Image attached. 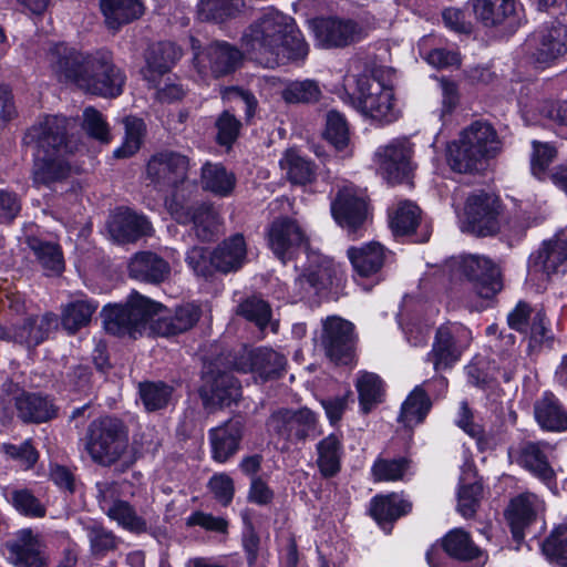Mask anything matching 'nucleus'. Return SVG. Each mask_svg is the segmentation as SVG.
Listing matches in <instances>:
<instances>
[{"label":"nucleus","instance_id":"10","mask_svg":"<svg viewBox=\"0 0 567 567\" xmlns=\"http://www.w3.org/2000/svg\"><path fill=\"white\" fill-rule=\"evenodd\" d=\"M194 51V68L202 80L226 76L237 70L243 60L241 52L224 41H216L200 50L199 41L190 38Z\"/></svg>","mask_w":567,"mask_h":567},{"label":"nucleus","instance_id":"25","mask_svg":"<svg viewBox=\"0 0 567 567\" xmlns=\"http://www.w3.org/2000/svg\"><path fill=\"white\" fill-rule=\"evenodd\" d=\"M478 22L486 28L508 25L517 28L522 22L523 7L518 0H471Z\"/></svg>","mask_w":567,"mask_h":567},{"label":"nucleus","instance_id":"55","mask_svg":"<svg viewBox=\"0 0 567 567\" xmlns=\"http://www.w3.org/2000/svg\"><path fill=\"white\" fill-rule=\"evenodd\" d=\"M332 281V268L328 261H323L316 268H309L297 280L296 285L299 286L303 292L301 298L311 293H319L328 289Z\"/></svg>","mask_w":567,"mask_h":567},{"label":"nucleus","instance_id":"29","mask_svg":"<svg viewBox=\"0 0 567 567\" xmlns=\"http://www.w3.org/2000/svg\"><path fill=\"white\" fill-rule=\"evenodd\" d=\"M567 270V240L555 237L544 241L543 246L529 258L530 276H542L546 279L553 274H564Z\"/></svg>","mask_w":567,"mask_h":567},{"label":"nucleus","instance_id":"35","mask_svg":"<svg viewBox=\"0 0 567 567\" xmlns=\"http://www.w3.org/2000/svg\"><path fill=\"white\" fill-rule=\"evenodd\" d=\"M412 511V503L402 496L392 493L377 495L370 503V514L383 528L391 529L393 522Z\"/></svg>","mask_w":567,"mask_h":567},{"label":"nucleus","instance_id":"57","mask_svg":"<svg viewBox=\"0 0 567 567\" xmlns=\"http://www.w3.org/2000/svg\"><path fill=\"white\" fill-rule=\"evenodd\" d=\"M125 127L124 142L121 147L114 151L115 157L125 158L134 155L142 145L145 133V123L136 116H126L123 120Z\"/></svg>","mask_w":567,"mask_h":567},{"label":"nucleus","instance_id":"38","mask_svg":"<svg viewBox=\"0 0 567 567\" xmlns=\"http://www.w3.org/2000/svg\"><path fill=\"white\" fill-rule=\"evenodd\" d=\"M534 413L543 430L550 432L567 430V411L553 393H545L536 401Z\"/></svg>","mask_w":567,"mask_h":567},{"label":"nucleus","instance_id":"9","mask_svg":"<svg viewBox=\"0 0 567 567\" xmlns=\"http://www.w3.org/2000/svg\"><path fill=\"white\" fill-rule=\"evenodd\" d=\"M503 208L496 195L484 190L472 193L464 205V225L475 236H494L501 230Z\"/></svg>","mask_w":567,"mask_h":567},{"label":"nucleus","instance_id":"34","mask_svg":"<svg viewBox=\"0 0 567 567\" xmlns=\"http://www.w3.org/2000/svg\"><path fill=\"white\" fill-rule=\"evenodd\" d=\"M18 417L23 423H44L56 416V408L48 396L21 392L14 398Z\"/></svg>","mask_w":567,"mask_h":567},{"label":"nucleus","instance_id":"64","mask_svg":"<svg viewBox=\"0 0 567 567\" xmlns=\"http://www.w3.org/2000/svg\"><path fill=\"white\" fill-rule=\"evenodd\" d=\"M188 267L198 277L209 278L216 271L213 251L205 247L194 246L186 255Z\"/></svg>","mask_w":567,"mask_h":567},{"label":"nucleus","instance_id":"3","mask_svg":"<svg viewBox=\"0 0 567 567\" xmlns=\"http://www.w3.org/2000/svg\"><path fill=\"white\" fill-rule=\"evenodd\" d=\"M501 151V142L494 127L476 121L464 128L460 138L449 147V164L454 172L473 173Z\"/></svg>","mask_w":567,"mask_h":567},{"label":"nucleus","instance_id":"21","mask_svg":"<svg viewBox=\"0 0 567 567\" xmlns=\"http://www.w3.org/2000/svg\"><path fill=\"white\" fill-rule=\"evenodd\" d=\"M321 344L336 363L348 364L355 343L354 326L340 317H328L322 322Z\"/></svg>","mask_w":567,"mask_h":567},{"label":"nucleus","instance_id":"33","mask_svg":"<svg viewBox=\"0 0 567 567\" xmlns=\"http://www.w3.org/2000/svg\"><path fill=\"white\" fill-rule=\"evenodd\" d=\"M169 274V264L153 251L136 252L128 262L130 277L140 281L161 284Z\"/></svg>","mask_w":567,"mask_h":567},{"label":"nucleus","instance_id":"20","mask_svg":"<svg viewBox=\"0 0 567 567\" xmlns=\"http://www.w3.org/2000/svg\"><path fill=\"white\" fill-rule=\"evenodd\" d=\"M412 144L403 138L392 140L375 152L378 171L389 184H401L409 179L412 172Z\"/></svg>","mask_w":567,"mask_h":567},{"label":"nucleus","instance_id":"37","mask_svg":"<svg viewBox=\"0 0 567 567\" xmlns=\"http://www.w3.org/2000/svg\"><path fill=\"white\" fill-rule=\"evenodd\" d=\"M216 271L228 274L239 270L247 255L246 241L243 235L236 234L225 239L214 250Z\"/></svg>","mask_w":567,"mask_h":567},{"label":"nucleus","instance_id":"7","mask_svg":"<svg viewBox=\"0 0 567 567\" xmlns=\"http://www.w3.org/2000/svg\"><path fill=\"white\" fill-rule=\"evenodd\" d=\"M125 80L124 72L114 64L112 53L100 50L89 56L79 87L102 97H116L122 94Z\"/></svg>","mask_w":567,"mask_h":567},{"label":"nucleus","instance_id":"24","mask_svg":"<svg viewBox=\"0 0 567 567\" xmlns=\"http://www.w3.org/2000/svg\"><path fill=\"white\" fill-rule=\"evenodd\" d=\"M90 55L59 42L51 44L48 49L47 61L58 81L74 83L79 86L80 78L86 69V61Z\"/></svg>","mask_w":567,"mask_h":567},{"label":"nucleus","instance_id":"12","mask_svg":"<svg viewBox=\"0 0 567 567\" xmlns=\"http://www.w3.org/2000/svg\"><path fill=\"white\" fill-rule=\"evenodd\" d=\"M166 207L178 224H193L195 236L202 241L213 240L218 233L220 218L210 204H189L184 195L175 194L166 199Z\"/></svg>","mask_w":567,"mask_h":567},{"label":"nucleus","instance_id":"13","mask_svg":"<svg viewBox=\"0 0 567 567\" xmlns=\"http://www.w3.org/2000/svg\"><path fill=\"white\" fill-rule=\"evenodd\" d=\"M525 45L535 68H548L567 52V25L557 20L546 23L527 39Z\"/></svg>","mask_w":567,"mask_h":567},{"label":"nucleus","instance_id":"14","mask_svg":"<svg viewBox=\"0 0 567 567\" xmlns=\"http://www.w3.org/2000/svg\"><path fill=\"white\" fill-rule=\"evenodd\" d=\"M331 215L336 223L355 239L371 218L367 197L353 186H344L337 192L332 199Z\"/></svg>","mask_w":567,"mask_h":567},{"label":"nucleus","instance_id":"46","mask_svg":"<svg viewBox=\"0 0 567 567\" xmlns=\"http://www.w3.org/2000/svg\"><path fill=\"white\" fill-rule=\"evenodd\" d=\"M183 50L174 42L162 41L152 44L146 52V65L150 71L164 74L182 58Z\"/></svg>","mask_w":567,"mask_h":567},{"label":"nucleus","instance_id":"58","mask_svg":"<svg viewBox=\"0 0 567 567\" xmlns=\"http://www.w3.org/2000/svg\"><path fill=\"white\" fill-rule=\"evenodd\" d=\"M82 128L89 137L102 144H109L112 141L110 125L105 116L93 106L83 110Z\"/></svg>","mask_w":567,"mask_h":567},{"label":"nucleus","instance_id":"16","mask_svg":"<svg viewBox=\"0 0 567 567\" xmlns=\"http://www.w3.org/2000/svg\"><path fill=\"white\" fill-rule=\"evenodd\" d=\"M228 370L226 354L220 355L203 375L200 396L207 405L229 406L241 395V386Z\"/></svg>","mask_w":567,"mask_h":567},{"label":"nucleus","instance_id":"36","mask_svg":"<svg viewBox=\"0 0 567 567\" xmlns=\"http://www.w3.org/2000/svg\"><path fill=\"white\" fill-rule=\"evenodd\" d=\"M59 327L55 313L47 312L42 316L29 317L21 326L14 327V342L37 347Z\"/></svg>","mask_w":567,"mask_h":567},{"label":"nucleus","instance_id":"45","mask_svg":"<svg viewBox=\"0 0 567 567\" xmlns=\"http://www.w3.org/2000/svg\"><path fill=\"white\" fill-rule=\"evenodd\" d=\"M432 408V402L423 385H416L403 402L399 421L406 426H414L424 421Z\"/></svg>","mask_w":567,"mask_h":567},{"label":"nucleus","instance_id":"15","mask_svg":"<svg viewBox=\"0 0 567 567\" xmlns=\"http://www.w3.org/2000/svg\"><path fill=\"white\" fill-rule=\"evenodd\" d=\"M226 360L234 371L251 373L262 382L279 378L286 365V358L269 348H243L239 352L226 354Z\"/></svg>","mask_w":567,"mask_h":567},{"label":"nucleus","instance_id":"17","mask_svg":"<svg viewBox=\"0 0 567 567\" xmlns=\"http://www.w3.org/2000/svg\"><path fill=\"white\" fill-rule=\"evenodd\" d=\"M507 323L511 329L528 338L529 351H538L543 346H550L553 334L546 321L543 309L533 308L525 301H519L508 313Z\"/></svg>","mask_w":567,"mask_h":567},{"label":"nucleus","instance_id":"41","mask_svg":"<svg viewBox=\"0 0 567 567\" xmlns=\"http://www.w3.org/2000/svg\"><path fill=\"white\" fill-rule=\"evenodd\" d=\"M100 7L107 27L112 29L138 19L144 12L140 0H100Z\"/></svg>","mask_w":567,"mask_h":567},{"label":"nucleus","instance_id":"61","mask_svg":"<svg viewBox=\"0 0 567 567\" xmlns=\"http://www.w3.org/2000/svg\"><path fill=\"white\" fill-rule=\"evenodd\" d=\"M483 496V485L475 481L468 484H462L457 494V511L464 518H472L480 507Z\"/></svg>","mask_w":567,"mask_h":567},{"label":"nucleus","instance_id":"31","mask_svg":"<svg viewBox=\"0 0 567 567\" xmlns=\"http://www.w3.org/2000/svg\"><path fill=\"white\" fill-rule=\"evenodd\" d=\"M355 279H377L385 261V250L375 241L352 246L347 250Z\"/></svg>","mask_w":567,"mask_h":567},{"label":"nucleus","instance_id":"60","mask_svg":"<svg viewBox=\"0 0 567 567\" xmlns=\"http://www.w3.org/2000/svg\"><path fill=\"white\" fill-rule=\"evenodd\" d=\"M320 95L318 83L311 80L290 82L281 92L287 103H315Z\"/></svg>","mask_w":567,"mask_h":567},{"label":"nucleus","instance_id":"2","mask_svg":"<svg viewBox=\"0 0 567 567\" xmlns=\"http://www.w3.org/2000/svg\"><path fill=\"white\" fill-rule=\"evenodd\" d=\"M241 45L252 60L275 68L285 59L303 60L309 52L295 20L275 9L256 19L244 32Z\"/></svg>","mask_w":567,"mask_h":567},{"label":"nucleus","instance_id":"47","mask_svg":"<svg viewBox=\"0 0 567 567\" xmlns=\"http://www.w3.org/2000/svg\"><path fill=\"white\" fill-rule=\"evenodd\" d=\"M280 166L293 184L306 185L316 179L317 166L296 150H288L280 159Z\"/></svg>","mask_w":567,"mask_h":567},{"label":"nucleus","instance_id":"42","mask_svg":"<svg viewBox=\"0 0 567 567\" xmlns=\"http://www.w3.org/2000/svg\"><path fill=\"white\" fill-rule=\"evenodd\" d=\"M99 303L87 299H78L68 302L61 309V324L69 334H75L89 326Z\"/></svg>","mask_w":567,"mask_h":567},{"label":"nucleus","instance_id":"5","mask_svg":"<svg viewBox=\"0 0 567 567\" xmlns=\"http://www.w3.org/2000/svg\"><path fill=\"white\" fill-rule=\"evenodd\" d=\"M353 105L363 116L380 125L393 123L400 117L393 87L384 84L375 73L357 79Z\"/></svg>","mask_w":567,"mask_h":567},{"label":"nucleus","instance_id":"40","mask_svg":"<svg viewBox=\"0 0 567 567\" xmlns=\"http://www.w3.org/2000/svg\"><path fill=\"white\" fill-rule=\"evenodd\" d=\"M27 245L45 275H60L64 270V258L59 244L39 237H28Z\"/></svg>","mask_w":567,"mask_h":567},{"label":"nucleus","instance_id":"6","mask_svg":"<svg viewBox=\"0 0 567 567\" xmlns=\"http://www.w3.org/2000/svg\"><path fill=\"white\" fill-rule=\"evenodd\" d=\"M162 305L134 291L125 305L106 306L101 315L104 329L114 336H131L135 333L151 319L157 315Z\"/></svg>","mask_w":567,"mask_h":567},{"label":"nucleus","instance_id":"44","mask_svg":"<svg viewBox=\"0 0 567 567\" xmlns=\"http://www.w3.org/2000/svg\"><path fill=\"white\" fill-rule=\"evenodd\" d=\"M7 502L22 516L43 518L47 515L45 505L29 488H2Z\"/></svg>","mask_w":567,"mask_h":567},{"label":"nucleus","instance_id":"56","mask_svg":"<svg viewBox=\"0 0 567 567\" xmlns=\"http://www.w3.org/2000/svg\"><path fill=\"white\" fill-rule=\"evenodd\" d=\"M173 386L164 382H144L140 384V395L148 412L163 410L173 399Z\"/></svg>","mask_w":567,"mask_h":567},{"label":"nucleus","instance_id":"23","mask_svg":"<svg viewBox=\"0 0 567 567\" xmlns=\"http://www.w3.org/2000/svg\"><path fill=\"white\" fill-rule=\"evenodd\" d=\"M268 243L274 254L286 262L301 249L308 248V236L303 227L288 217L276 219L268 231Z\"/></svg>","mask_w":567,"mask_h":567},{"label":"nucleus","instance_id":"8","mask_svg":"<svg viewBox=\"0 0 567 567\" xmlns=\"http://www.w3.org/2000/svg\"><path fill=\"white\" fill-rule=\"evenodd\" d=\"M190 159L185 154L165 150L151 156L146 165V177L158 190L182 195L179 188L188 185Z\"/></svg>","mask_w":567,"mask_h":567},{"label":"nucleus","instance_id":"63","mask_svg":"<svg viewBox=\"0 0 567 567\" xmlns=\"http://www.w3.org/2000/svg\"><path fill=\"white\" fill-rule=\"evenodd\" d=\"M0 450L23 470L32 468L39 460V452L31 440H25L21 444L3 443Z\"/></svg>","mask_w":567,"mask_h":567},{"label":"nucleus","instance_id":"39","mask_svg":"<svg viewBox=\"0 0 567 567\" xmlns=\"http://www.w3.org/2000/svg\"><path fill=\"white\" fill-rule=\"evenodd\" d=\"M317 466L322 477L332 478L341 471L343 444L340 435L330 434L316 445Z\"/></svg>","mask_w":567,"mask_h":567},{"label":"nucleus","instance_id":"50","mask_svg":"<svg viewBox=\"0 0 567 567\" xmlns=\"http://www.w3.org/2000/svg\"><path fill=\"white\" fill-rule=\"evenodd\" d=\"M421 220V209L410 200L398 203L390 213V226L396 235H408L415 230Z\"/></svg>","mask_w":567,"mask_h":567},{"label":"nucleus","instance_id":"59","mask_svg":"<svg viewBox=\"0 0 567 567\" xmlns=\"http://www.w3.org/2000/svg\"><path fill=\"white\" fill-rule=\"evenodd\" d=\"M90 542L91 553L94 556H103L107 551L115 550L118 546V538L112 530L103 525L93 523L85 526Z\"/></svg>","mask_w":567,"mask_h":567},{"label":"nucleus","instance_id":"1","mask_svg":"<svg viewBox=\"0 0 567 567\" xmlns=\"http://www.w3.org/2000/svg\"><path fill=\"white\" fill-rule=\"evenodd\" d=\"M74 123L62 115H44L30 126L24 143L34 146L32 182L37 187H51L72 174L69 156L76 150L69 131Z\"/></svg>","mask_w":567,"mask_h":567},{"label":"nucleus","instance_id":"4","mask_svg":"<svg viewBox=\"0 0 567 567\" xmlns=\"http://www.w3.org/2000/svg\"><path fill=\"white\" fill-rule=\"evenodd\" d=\"M130 446L128 430L115 416H101L93 420L84 436V449L99 465L111 466L122 460Z\"/></svg>","mask_w":567,"mask_h":567},{"label":"nucleus","instance_id":"27","mask_svg":"<svg viewBox=\"0 0 567 567\" xmlns=\"http://www.w3.org/2000/svg\"><path fill=\"white\" fill-rule=\"evenodd\" d=\"M316 35L324 48H344L364 39L367 32L354 20L328 18L317 22Z\"/></svg>","mask_w":567,"mask_h":567},{"label":"nucleus","instance_id":"51","mask_svg":"<svg viewBox=\"0 0 567 567\" xmlns=\"http://www.w3.org/2000/svg\"><path fill=\"white\" fill-rule=\"evenodd\" d=\"M243 6L241 0H200L198 17L203 21L221 23L235 17Z\"/></svg>","mask_w":567,"mask_h":567},{"label":"nucleus","instance_id":"32","mask_svg":"<svg viewBox=\"0 0 567 567\" xmlns=\"http://www.w3.org/2000/svg\"><path fill=\"white\" fill-rule=\"evenodd\" d=\"M540 511H543V502L533 493H523L511 501L506 509V518L516 542L524 538L525 527L536 519Z\"/></svg>","mask_w":567,"mask_h":567},{"label":"nucleus","instance_id":"48","mask_svg":"<svg viewBox=\"0 0 567 567\" xmlns=\"http://www.w3.org/2000/svg\"><path fill=\"white\" fill-rule=\"evenodd\" d=\"M202 315L200 307L195 303H185L176 308L172 316L162 318L159 326L165 334H178L192 329Z\"/></svg>","mask_w":567,"mask_h":567},{"label":"nucleus","instance_id":"52","mask_svg":"<svg viewBox=\"0 0 567 567\" xmlns=\"http://www.w3.org/2000/svg\"><path fill=\"white\" fill-rule=\"evenodd\" d=\"M105 514L115 520L122 528L132 533H143L147 529L146 520L140 516L135 508L126 501L111 504Z\"/></svg>","mask_w":567,"mask_h":567},{"label":"nucleus","instance_id":"19","mask_svg":"<svg viewBox=\"0 0 567 567\" xmlns=\"http://www.w3.org/2000/svg\"><path fill=\"white\" fill-rule=\"evenodd\" d=\"M455 266L482 298H492L503 287L499 268L487 257L461 256L455 260Z\"/></svg>","mask_w":567,"mask_h":567},{"label":"nucleus","instance_id":"62","mask_svg":"<svg viewBox=\"0 0 567 567\" xmlns=\"http://www.w3.org/2000/svg\"><path fill=\"white\" fill-rule=\"evenodd\" d=\"M237 313L254 322L260 330L267 327L271 318L270 306L258 297H249L240 302Z\"/></svg>","mask_w":567,"mask_h":567},{"label":"nucleus","instance_id":"11","mask_svg":"<svg viewBox=\"0 0 567 567\" xmlns=\"http://www.w3.org/2000/svg\"><path fill=\"white\" fill-rule=\"evenodd\" d=\"M472 342V332L460 322H446L436 329L426 360L435 371L452 368Z\"/></svg>","mask_w":567,"mask_h":567},{"label":"nucleus","instance_id":"26","mask_svg":"<svg viewBox=\"0 0 567 567\" xmlns=\"http://www.w3.org/2000/svg\"><path fill=\"white\" fill-rule=\"evenodd\" d=\"M9 559L20 567H47L48 556L40 535L31 528H23L16 533L13 539L6 544Z\"/></svg>","mask_w":567,"mask_h":567},{"label":"nucleus","instance_id":"22","mask_svg":"<svg viewBox=\"0 0 567 567\" xmlns=\"http://www.w3.org/2000/svg\"><path fill=\"white\" fill-rule=\"evenodd\" d=\"M554 446L546 441H522L509 450L516 463L535 477L549 485L555 481V471L550 464Z\"/></svg>","mask_w":567,"mask_h":567},{"label":"nucleus","instance_id":"30","mask_svg":"<svg viewBox=\"0 0 567 567\" xmlns=\"http://www.w3.org/2000/svg\"><path fill=\"white\" fill-rule=\"evenodd\" d=\"M244 425L239 420H228L208 432L212 456L218 463L231 458L240 447Z\"/></svg>","mask_w":567,"mask_h":567},{"label":"nucleus","instance_id":"43","mask_svg":"<svg viewBox=\"0 0 567 567\" xmlns=\"http://www.w3.org/2000/svg\"><path fill=\"white\" fill-rule=\"evenodd\" d=\"M202 187L219 197L229 196L235 186L236 177L234 173L228 172L221 164L209 163L202 167Z\"/></svg>","mask_w":567,"mask_h":567},{"label":"nucleus","instance_id":"53","mask_svg":"<svg viewBox=\"0 0 567 567\" xmlns=\"http://www.w3.org/2000/svg\"><path fill=\"white\" fill-rule=\"evenodd\" d=\"M359 393L360 406L363 413H369L383 399L382 380L374 373L362 374L355 383Z\"/></svg>","mask_w":567,"mask_h":567},{"label":"nucleus","instance_id":"54","mask_svg":"<svg viewBox=\"0 0 567 567\" xmlns=\"http://www.w3.org/2000/svg\"><path fill=\"white\" fill-rule=\"evenodd\" d=\"M412 461L408 457L384 458L379 456L372 467L371 474L375 482H396L404 480Z\"/></svg>","mask_w":567,"mask_h":567},{"label":"nucleus","instance_id":"49","mask_svg":"<svg viewBox=\"0 0 567 567\" xmlns=\"http://www.w3.org/2000/svg\"><path fill=\"white\" fill-rule=\"evenodd\" d=\"M546 559L556 567H567V520L555 526L542 544Z\"/></svg>","mask_w":567,"mask_h":567},{"label":"nucleus","instance_id":"18","mask_svg":"<svg viewBox=\"0 0 567 567\" xmlns=\"http://www.w3.org/2000/svg\"><path fill=\"white\" fill-rule=\"evenodd\" d=\"M269 431L287 443L296 444L307 440L317 427V416L308 408L275 411L268 422Z\"/></svg>","mask_w":567,"mask_h":567},{"label":"nucleus","instance_id":"28","mask_svg":"<svg viewBox=\"0 0 567 567\" xmlns=\"http://www.w3.org/2000/svg\"><path fill=\"white\" fill-rule=\"evenodd\" d=\"M107 229L113 240L118 244L135 243L153 231L152 224L144 215L123 207L110 216Z\"/></svg>","mask_w":567,"mask_h":567}]
</instances>
